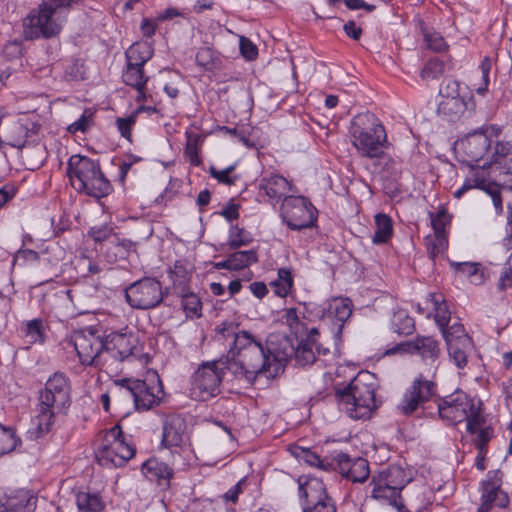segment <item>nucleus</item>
<instances>
[{
	"instance_id": "1",
	"label": "nucleus",
	"mask_w": 512,
	"mask_h": 512,
	"mask_svg": "<svg viewBox=\"0 0 512 512\" xmlns=\"http://www.w3.org/2000/svg\"><path fill=\"white\" fill-rule=\"evenodd\" d=\"M37 415L34 427L27 431V438L38 441L52 432L59 416H66L72 405V382L62 372L52 373L37 393Z\"/></svg>"
},
{
	"instance_id": "2",
	"label": "nucleus",
	"mask_w": 512,
	"mask_h": 512,
	"mask_svg": "<svg viewBox=\"0 0 512 512\" xmlns=\"http://www.w3.org/2000/svg\"><path fill=\"white\" fill-rule=\"evenodd\" d=\"M220 363L236 380L247 386H253L260 376L274 378L265 344L252 333L238 337L236 348L229 349L227 355L220 358Z\"/></svg>"
},
{
	"instance_id": "3",
	"label": "nucleus",
	"mask_w": 512,
	"mask_h": 512,
	"mask_svg": "<svg viewBox=\"0 0 512 512\" xmlns=\"http://www.w3.org/2000/svg\"><path fill=\"white\" fill-rule=\"evenodd\" d=\"M378 388V380L374 373L360 371L347 385L334 388L335 399L349 417L369 419L382 404V401L376 398Z\"/></svg>"
},
{
	"instance_id": "4",
	"label": "nucleus",
	"mask_w": 512,
	"mask_h": 512,
	"mask_svg": "<svg viewBox=\"0 0 512 512\" xmlns=\"http://www.w3.org/2000/svg\"><path fill=\"white\" fill-rule=\"evenodd\" d=\"M73 189L97 200L109 196L113 185L101 169L99 160L74 154L70 156L66 168Z\"/></svg>"
},
{
	"instance_id": "5",
	"label": "nucleus",
	"mask_w": 512,
	"mask_h": 512,
	"mask_svg": "<svg viewBox=\"0 0 512 512\" xmlns=\"http://www.w3.org/2000/svg\"><path fill=\"white\" fill-rule=\"evenodd\" d=\"M350 137L352 146L362 158L384 157L390 145L384 125L371 112L359 113L352 119Z\"/></svg>"
},
{
	"instance_id": "6",
	"label": "nucleus",
	"mask_w": 512,
	"mask_h": 512,
	"mask_svg": "<svg viewBox=\"0 0 512 512\" xmlns=\"http://www.w3.org/2000/svg\"><path fill=\"white\" fill-rule=\"evenodd\" d=\"M112 397L118 401H131L136 410L148 411L161 402L164 388L156 371L147 372L145 378H123L114 380L111 386Z\"/></svg>"
},
{
	"instance_id": "7",
	"label": "nucleus",
	"mask_w": 512,
	"mask_h": 512,
	"mask_svg": "<svg viewBox=\"0 0 512 512\" xmlns=\"http://www.w3.org/2000/svg\"><path fill=\"white\" fill-rule=\"evenodd\" d=\"M412 480V476L398 464L389 465L387 468L373 475L371 497L382 504H387L397 512H411L404 504L401 491ZM425 506L418 507L414 512H424Z\"/></svg>"
},
{
	"instance_id": "8",
	"label": "nucleus",
	"mask_w": 512,
	"mask_h": 512,
	"mask_svg": "<svg viewBox=\"0 0 512 512\" xmlns=\"http://www.w3.org/2000/svg\"><path fill=\"white\" fill-rule=\"evenodd\" d=\"M353 308L354 305L350 298L335 297L328 303L327 307H320L318 309L317 315L329 327L332 334L333 349L331 350L329 347L317 343L314 345L316 354L322 356L332 354L333 356L340 357L343 345V329L353 313Z\"/></svg>"
},
{
	"instance_id": "9",
	"label": "nucleus",
	"mask_w": 512,
	"mask_h": 512,
	"mask_svg": "<svg viewBox=\"0 0 512 512\" xmlns=\"http://www.w3.org/2000/svg\"><path fill=\"white\" fill-rule=\"evenodd\" d=\"M302 512H337L335 499L328 493L321 478L301 475L295 479Z\"/></svg>"
},
{
	"instance_id": "10",
	"label": "nucleus",
	"mask_w": 512,
	"mask_h": 512,
	"mask_svg": "<svg viewBox=\"0 0 512 512\" xmlns=\"http://www.w3.org/2000/svg\"><path fill=\"white\" fill-rule=\"evenodd\" d=\"M169 294L156 277L144 276L124 289V297L132 309L151 310L159 307Z\"/></svg>"
},
{
	"instance_id": "11",
	"label": "nucleus",
	"mask_w": 512,
	"mask_h": 512,
	"mask_svg": "<svg viewBox=\"0 0 512 512\" xmlns=\"http://www.w3.org/2000/svg\"><path fill=\"white\" fill-rule=\"evenodd\" d=\"M318 210L309 198L302 195H288L282 200L280 217L292 231L317 227Z\"/></svg>"
},
{
	"instance_id": "12",
	"label": "nucleus",
	"mask_w": 512,
	"mask_h": 512,
	"mask_svg": "<svg viewBox=\"0 0 512 512\" xmlns=\"http://www.w3.org/2000/svg\"><path fill=\"white\" fill-rule=\"evenodd\" d=\"M63 21L46 3H40L23 20V33L26 40L51 39L59 36Z\"/></svg>"
},
{
	"instance_id": "13",
	"label": "nucleus",
	"mask_w": 512,
	"mask_h": 512,
	"mask_svg": "<svg viewBox=\"0 0 512 512\" xmlns=\"http://www.w3.org/2000/svg\"><path fill=\"white\" fill-rule=\"evenodd\" d=\"M106 346V353L120 362L134 359L148 363L150 360L149 354L144 352V344L140 343L138 335L127 327L106 335Z\"/></svg>"
},
{
	"instance_id": "14",
	"label": "nucleus",
	"mask_w": 512,
	"mask_h": 512,
	"mask_svg": "<svg viewBox=\"0 0 512 512\" xmlns=\"http://www.w3.org/2000/svg\"><path fill=\"white\" fill-rule=\"evenodd\" d=\"M72 343L80 363L85 366H96L101 355L106 353V335L100 334L95 326L75 331Z\"/></svg>"
},
{
	"instance_id": "15",
	"label": "nucleus",
	"mask_w": 512,
	"mask_h": 512,
	"mask_svg": "<svg viewBox=\"0 0 512 512\" xmlns=\"http://www.w3.org/2000/svg\"><path fill=\"white\" fill-rule=\"evenodd\" d=\"M225 371L227 369L222 368L220 359L200 365L193 375L192 389L194 393H198V397L203 401L220 394Z\"/></svg>"
},
{
	"instance_id": "16",
	"label": "nucleus",
	"mask_w": 512,
	"mask_h": 512,
	"mask_svg": "<svg viewBox=\"0 0 512 512\" xmlns=\"http://www.w3.org/2000/svg\"><path fill=\"white\" fill-rule=\"evenodd\" d=\"M436 395L437 384L420 374L404 392L397 410L404 416H411Z\"/></svg>"
},
{
	"instance_id": "17",
	"label": "nucleus",
	"mask_w": 512,
	"mask_h": 512,
	"mask_svg": "<svg viewBox=\"0 0 512 512\" xmlns=\"http://www.w3.org/2000/svg\"><path fill=\"white\" fill-rule=\"evenodd\" d=\"M504 473L500 469L490 470L480 482V505L476 512H490L493 507L505 509L510 504L507 492L501 489Z\"/></svg>"
},
{
	"instance_id": "18",
	"label": "nucleus",
	"mask_w": 512,
	"mask_h": 512,
	"mask_svg": "<svg viewBox=\"0 0 512 512\" xmlns=\"http://www.w3.org/2000/svg\"><path fill=\"white\" fill-rule=\"evenodd\" d=\"M442 336L445 340L450 360L457 368H465L468 363V356L474 349V342L464 325L459 321L455 322L451 325V331H447Z\"/></svg>"
},
{
	"instance_id": "19",
	"label": "nucleus",
	"mask_w": 512,
	"mask_h": 512,
	"mask_svg": "<svg viewBox=\"0 0 512 512\" xmlns=\"http://www.w3.org/2000/svg\"><path fill=\"white\" fill-rule=\"evenodd\" d=\"M474 399L461 390L439 397L437 400V410L439 417L448 425H457L467 418L469 409L473 407Z\"/></svg>"
},
{
	"instance_id": "20",
	"label": "nucleus",
	"mask_w": 512,
	"mask_h": 512,
	"mask_svg": "<svg viewBox=\"0 0 512 512\" xmlns=\"http://www.w3.org/2000/svg\"><path fill=\"white\" fill-rule=\"evenodd\" d=\"M266 353L271 362V368L274 378L283 372L286 364L295 354V345L293 340L287 335H269L265 342Z\"/></svg>"
},
{
	"instance_id": "21",
	"label": "nucleus",
	"mask_w": 512,
	"mask_h": 512,
	"mask_svg": "<svg viewBox=\"0 0 512 512\" xmlns=\"http://www.w3.org/2000/svg\"><path fill=\"white\" fill-rule=\"evenodd\" d=\"M186 430L187 422L181 414L170 413L165 415L162 420L161 447L166 449L182 447Z\"/></svg>"
},
{
	"instance_id": "22",
	"label": "nucleus",
	"mask_w": 512,
	"mask_h": 512,
	"mask_svg": "<svg viewBox=\"0 0 512 512\" xmlns=\"http://www.w3.org/2000/svg\"><path fill=\"white\" fill-rule=\"evenodd\" d=\"M334 471H339L346 479L354 483H363L369 477V463L358 457L352 459L348 454L339 452L334 455Z\"/></svg>"
},
{
	"instance_id": "23",
	"label": "nucleus",
	"mask_w": 512,
	"mask_h": 512,
	"mask_svg": "<svg viewBox=\"0 0 512 512\" xmlns=\"http://www.w3.org/2000/svg\"><path fill=\"white\" fill-rule=\"evenodd\" d=\"M193 266L186 259L176 260L173 265L167 269V276L171 282L169 292L175 295L177 293H184L187 289L191 288V281L193 275Z\"/></svg>"
},
{
	"instance_id": "24",
	"label": "nucleus",
	"mask_w": 512,
	"mask_h": 512,
	"mask_svg": "<svg viewBox=\"0 0 512 512\" xmlns=\"http://www.w3.org/2000/svg\"><path fill=\"white\" fill-rule=\"evenodd\" d=\"M141 472L149 481L157 483L164 490L170 488L171 479L174 477L173 468L155 457H151L142 463Z\"/></svg>"
},
{
	"instance_id": "25",
	"label": "nucleus",
	"mask_w": 512,
	"mask_h": 512,
	"mask_svg": "<svg viewBox=\"0 0 512 512\" xmlns=\"http://www.w3.org/2000/svg\"><path fill=\"white\" fill-rule=\"evenodd\" d=\"M109 438L112 439L111 443L119 455L117 458L118 466L120 468L124 467L136 453V447L134 443L130 441L131 436H126L122 427L119 424H116L107 431L105 440L109 442Z\"/></svg>"
},
{
	"instance_id": "26",
	"label": "nucleus",
	"mask_w": 512,
	"mask_h": 512,
	"mask_svg": "<svg viewBox=\"0 0 512 512\" xmlns=\"http://www.w3.org/2000/svg\"><path fill=\"white\" fill-rule=\"evenodd\" d=\"M37 501V497L29 490H16L0 502V512H34Z\"/></svg>"
},
{
	"instance_id": "27",
	"label": "nucleus",
	"mask_w": 512,
	"mask_h": 512,
	"mask_svg": "<svg viewBox=\"0 0 512 512\" xmlns=\"http://www.w3.org/2000/svg\"><path fill=\"white\" fill-rule=\"evenodd\" d=\"M49 330V324L42 317H36L30 320L21 321L18 333L27 344L43 345L46 343Z\"/></svg>"
},
{
	"instance_id": "28",
	"label": "nucleus",
	"mask_w": 512,
	"mask_h": 512,
	"mask_svg": "<svg viewBox=\"0 0 512 512\" xmlns=\"http://www.w3.org/2000/svg\"><path fill=\"white\" fill-rule=\"evenodd\" d=\"M133 251H136V243L131 240L121 238L118 234L112 239V241L106 243V246L100 247V252L105 260L110 264L127 260Z\"/></svg>"
},
{
	"instance_id": "29",
	"label": "nucleus",
	"mask_w": 512,
	"mask_h": 512,
	"mask_svg": "<svg viewBox=\"0 0 512 512\" xmlns=\"http://www.w3.org/2000/svg\"><path fill=\"white\" fill-rule=\"evenodd\" d=\"M289 452L300 463H305L311 467H316L327 472L334 469V455L331 458H322L311 448H305L298 445H291L289 447Z\"/></svg>"
},
{
	"instance_id": "30",
	"label": "nucleus",
	"mask_w": 512,
	"mask_h": 512,
	"mask_svg": "<svg viewBox=\"0 0 512 512\" xmlns=\"http://www.w3.org/2000/svg\"><path fill=\"white\" fill-rule=\"evenodd\" d=\"M290 189V183L286 178L279 174H273L270 177H262L259 181V191L264 192L271 203L279 202L286 196L285 193Z\"/></svg>"
},
{
	"instance_id": "31",
	"label": "nucleus",
	"mask_w": 512,
	"mask_h": 512,
	"mask_svg": "<svg viewBox=\"0 0 512 512\" xmlns=\"http://www.w3.org/2000/svg\"><path fill=\"white\" fill-rule=\"evenodd\" d=\"M427 301L432 304V309L435 312L434 320L441 334L451 331V325H449L451 312L444 296L441 293H429Z\"/></svg>"
},
{
	"instance_id": "32",
	"label": "nucleus",
	"mask_w": 512,
	"mask_h": 512,
	"mask_svg": "<svg viewBox=\"0 0 512 512\" xmlns=\"http://www.w3.org/2000/svg\"><path fill=\"white\" fill-rule=\"evenodd\" d=\"M68 269L74 270L75 274L70 275L69 278L74 279L75 281L85 279L102 271V268L99 266V264L91 257L86 255L76 256L74 260L71 261L69 267L67 264H65V268H63L61 272L65 273Z\"/></svg>"
},
{
	"instance_id": "33",
	"label": "nucleus",
	"mask_w": 512,
	"mask_h": 512,
	"mask_svg": "<svg viewBox=\"0 0 512 512\" xmlns=\"http://www.w3.org/2000/svg\"><path fill=\"white\" fill-rule=\"evenodd\" d=\"M414 354L421 357L427 364H433L441 354L440 342L433 336L417 335L414 338Z\"/></svg>"
},
{
	"instance_id": "34",
	"label": "nucleus",
	"mask_w": 512,
	"mask_h": 512,
	"mask_svg": "<svg viewBox=\"0 0 512 512\" xmlns=\"http://www.w3.org/2000/svg\"><path fill=\"white\" fill-rule=\"evenodd\" d=\"M389 329L400 337L410 336L416 331L415 319L408 310L398 308L393 311L389 320Z\"/></svg>"
},
{
	"instance_id": "35",
	"label": "nucleus",
	"mask_w": 512,
	"mask_h": 512,
	"mask_svg": "<svg viewBox=\"0 0 512 512\" xmlns=\"http://www.w3.org/2000/svg\"><path fill=\"white\" fill-rule=\"evenodd\" d=\"M41 125L31 122L28 125H19L16 127L18 137L10 142V145L15 148L22 149L28 146H35L40 142Z\"/></svg>"
},
{
	"instance_id": "36",
	"label": "nucleus",
	"mask_w": 512,
	"mask_h": 512,
	"mask_svg": "<svg viewBox=\"0 0 512 512\" xmlns=\"http://www.w3.org/2000/svg\"><path fill=\"white\" fill-rule=\"evenodd\" d=\"M429 217L435 238L438 240L439 245L442 247H447L448 239L446 236V227L451 224L452 215L446 208L442 207L437 212H429Z\"/></svg>"
},
{
	"instance_id": "37",
	"label": "nucleus",
	"mask_w": 512,
	"mask_h": 512,
	"mask_svg": "<svg viewBox=\"0 0 512 512\" xmlns=\"http://www.w3.org/2000/svg\"><path fill=\"white\" fill-rule=\"evenodd\" d=\"M75 501L81 512H101L105 509V502L99 492L78 491Z\"/></svg>"
},
{
	"instance_id": "38",
	"label": "nucleus",
	"mask_w": 512,
	"mask_h": 512,
	"mask_svg": "<svg viewBox=\"0 0 512 512\" xmlns=\"http://www.w3.org/2000/svg\"><path fill=\"white\" fill-rule=\"evenodd\" d=\"M375 232L372 237V242L375 245L386 244L393 236V222L392 218L385 213H378L374 217Z\"/></svg>"
},
{
	"instance_id": "39",
	"label": "nucleus",
	"mask_w": 512,
	"mask_h": 512,
	"mask_svg": "<svg viewBox=\"0 0 512 512\" xmlns=\"http://www.w3.org/2000/svg\"><path fill=\"white\" fill-rule=\"evenodd\" d=\"M196 64L207 72H215L223 68V59L217 51L209 47H201L195 56Z\"/></svg>"
},
{
	"instance_id": "40",
	"label": "nucleus",
	"mask_w": 512,
	"mask_h": 512,
	"mask_svg": "<svg viewBox=\"0 0 512 512\" xmlns=\"http://www.w3.org/2000/svg\"><path fill=\"white\" fill-rule=\"evenodd\" d=\"M181 299V307L187 318L199 319L202 317L203 304L201 298L191 290L187 289L184 293L175 294Z\"/></svg>"
},
{
	"instance_id": "41",
	"label": "nucleus",
	"mask_w": 512,
	"mask_h": 512,
	"mask_svg": "<svg viewBox=\"0 0 512 512\" xmlns=\"http://www.w3.org/2000/svg\"><path fill=\"white\" fill-rule=\"evenodd\" d=\"M154 49L148 42H135L125 51L126 62L144 65L153 57Z\"/></svg>"
},
{
	"instance_id": "42",
	"label": "nucleus",
	"mask_w": 512,
	"mask_h": 512,
	"mask_svg": "<svg viewBox=\"0 0 512 512\" xmlns=\"http://www.w3.org/2000/svg\"><path fill=\"white\" fill-rule=\"evenodd\" d=\"M149 77L145 75L144 65H136L132 62H126L122 73V81L125 85L134 87H143L147 85Z\"/></svg>"
},
{
	"instance_id": "43",
	"label": "nucleus",
	"mask_w": 512,
	"mask_h": 512,
	"mask_svg": "<svg viewBox=\"0 0 512 512\" xmlns=\"http://www.w3.org/2000/svg\"><path fill=\"white\" fill-rule=\"evenodd\" d=\"M468 109L464 96L443 99L438 105V112L449 116L451 120L459 117Z\"/></svg>"
},
{
	"instance_id": "44",
	"label": "nucleus",
	"mask_w": 512,
	"mask_h": 512,
	"mask_svg": "<svg viewBox=\"0 0 512 512\" xmlns=\"http://www.w3.org/2000/svg\"><path fill=\"white\" fill-rule=\"evenodd\" d=\"M233 251L234 252L229 255L232 271H240L253 264H256L259 261L257 249H237Z\"/></svg>"
},
{
	"instance_id": "45",
	"label": "nucleus",
	"mask_w": 512,
	"mask_h": 512,
	"mask_svg": "<svg viewBox=\"0 0 512 512\" xmlns=\"http://www.w3.org/2000/svg\"><path fill=\"white\" fill-rule=\"evenodd\" d=\"M449 265L455 273L467 276L471 283L481 284L484 281V275L480 273L481 264L478 262L449 261Z\"/></svg>"
},
{
	"instance_id": "46",
	"label": "nucleus",
	"mask_w": 512,
	"mask_h": 512,
	"mask_svg": "<svg viewBox=\"0 0 512 512\" xmlns=\"http://www.w3.org/2000/svg\"><path fill=\"white\" fill-rule=\"evenodd\" d=\"M21 443L14 427L0 424V456L14 451Z\"/></svg>"
},
{
	"instance_id": "47",
	"label": "nucleus",
	"mask_w": 512,
	"mask_h": 512,
	"mask_svg": "<svg viewBox=\"0 0 512 512\" xmlns=\"http://www.w3.org/2000/svg\"><path fill=\"white\" fill-rule=\"evenodd\" d=\"M253 241L250 232L244 228L239 227L237 224H231L228 231L227 246L230 250H237L243 246L249 245Z\"/></svg>"
},
{
	"instance_id": "48",
	"label": "nucleus",
	"mask_w": 512,
	"mask_h": 512,
	"mask_svg": "<svg viewBox=\"0 0 512 512\" xmlns=\"http://www.w3.org/2000/svg\"><path fill=\"white\" fill-rule=\"evenodd\" d=\"M97 463L105 468H120L117 458L119 455L111 442L103 443L95 451Z\"/></svg>"
},
{
	"instance_id": "49",
	"label": "nucleus",
	"mask_w": 512,
	"mask_h": 512,
	"mask_svg": "<svg viewBox=\"0 0 512 512\" xmlns=\"http://www.w3.org/2000/svg\"><path fill=\"white\" fill-rule=\"evenodd\" d=\"M116 235L115 227L106 223L92 226L87 232V236L98 244L99 248L106 246V243L112 241Z\"/></svg>"
},
{
	"instance_id": "50",
	"label": "nucleus",
	"mask_w": 512,
	"mask_h": 512,
	"mask_svg": "<svg viewBox=\"0 0 512 512\" xmlns=\"http://www.w3.org/2000/svg\"><path fill=\"white\" fill-rule=\"evenodd\" d=\"M482 405L483 403L480 400L477 404L474 401L473 407L469 409L467 418L464 420L466 421V431L471 435L476 434L486 422L485 417L481 413Z\"/></svg>"
},
{
	"instance_id": "51",
	"label": "nucleus",
	"mask_w": 512,
	"mask_h": 512,
	"mask_svg": "<svg viewBox=\"0 0 512 512\" xmlns=\"http://www.w3.org/2000/svg\"><path fill=\"white\" fill-rule=\"evenodd\" d=\"M64 251L57 245H47L45 248H41L40 265L48 267L50 270H56Z\"/></svg>"
},
{
	"instance_id": "52",
	"label": "nucleus",
	"mask_w": 512,
	"mask_h": 512,
	"mask_svg": "<svg viewBox=\"0 0 512 512\" xmlns=\"http://www.w3.org/2000/svg\"><path fill=\"white\" fill-rule=\"evenodd\" d=\"M272 285L275 288L276 295L282 298L286 297L294 285L291 270L285 267L279 268L278 279L273 281Z\"/></svg>"
},
{
	"instance_id": "53",
	"label": "nucleus",
	"mask_w": 512,
	"mask_h": 512,
	"mask_svg": "<svg viewBox=\"0 0 512 512\" xmlns=\"http://www.w3.org/2000/svg\"><path fill=\"white\" fill-rule=\"evenodd\" d=\"M95 111L91 108L84 109L78 120L67 127V132L75 135L78 132L87 133L94 126Z\"/></svg>"
},
{
	"instance_id": "54",
	"label": "nucleus",
	"mask_w": 512,
	"mask_h": 512,
	"mask_svg": "<svg viewBox=\"0 0 512 512\" xmlns=\"http://www.w3.org/2000/svg\"><path fill=\"white\" fill-rule=\"evenodd\" d=\"M314 345L307 343V341L300 340L295 347V354L293 358L299 366L311 365L316 360V353L313 350Z\"/></svg>"
},
{
	"instance_id": "55",
	"label": "nucleus",
	"mask_w": 512,
	"mask_h": 512,
	"mask_svg": "<svg viewBox=\"0 0 512 512\" xmlns=\"http://www.w3.org/2000/svg\"><path fill=\"white\" fill-rule=\"evenodd\" d=\"M446 62L439 57L430 58L422 68L420 76L424 80L437 79L445 72Z\"/></svg>"
},
{
	"instance_id": "56",
	"label": "nucleus",
	"mask_w": 512,
	"mask_h": 512,
	"mask_svg": "<svg viewBox=\"0 0 512 512\" xmlns=\"http://www.w3.org/2000/svg\"><path fill=\"white\" fill-rule=\"evenodd\" d=\"M240 323L236 321H223L220 325L217 326L216 331L224 338H233V342L230 346V349L236 348V339L243 335V333H250L246 330H240Z\"/></svg>"
},
{
	"instance_id": "57",
	"label": "nucleus",
	"mask_w": 512,
	"mask_h": 512,
	"mask_svg": "<svg viewBox=\"0 0 512 512\" xmlns=\"http://www.w3.org/2000/svg\"><path fill=\"white\" fill-rule=\"evenodd\" d=\"M235 169L236 164H232L223 170H217L213 165H211L208 172L212 178H215L218 181V183L231 186L239 179L238 175H231Z\"/></svg>"
},
{
	"instance_id": "58",
	"label": "nucleus",
	"mask_w": 512,
	"mask_h": 512,
	"mask_svg": "<svg viewBox=\"0 0 512 512\" xmlns=\"http://www.w3.org/2000/svg\"><path fill=\"white\" fill-rule=\"evenodd\" d=\"M511 179L512 177L506 180V182H509ZM501 187L508 189L505 185V181L503 182L502 185H498L495 182H486L483 188V191H485L488 195L491 196L495 211L498 215H501L503 213V201L500 192Z\"/></svg>"
},
{
	"instance_id": "59",
	"label": "nucleus",
	"mask_w": 512,
	"mask_h": 512,
	"mask_svg": "<svg viewBox=\"0 0 512 512\" xmlns=\"http://www.w3.org/2000/svg\"><path fill=\"white\" fill-rule=\"evenodd\" d=\"M496 60L497 58L494 59L491 56H484L480 62L479 70L482 75V84L477 88V93L480 95H484L488 91L490 84V72Z\"/></svg>"
},
{
	"instance_id": "60",
	"label": "nucleus",
	"mask_w": 512,
	"mask_h": 512,
	"mask_svg": "<svg viewBox=\"0 0 512 512\" xmlns=\"http://www.w3.org/2000/svg\"><path fill=\"white\" fill-rule=\"evenodd\" d=\"M41 257V249L36 251L33 248H24L20 247L19 250L14 255V262L19 263L20 265H32L40 262Z\"/></svg>"
},
{
	"instance_id": "61",
	"label": "nucleus",
	"mask_w": 512,
	"mask_h": 512,
	"mask_svg": "<svg viewBox=\"0 0 512 512\" xmlns=\"http://www.w3.org/2000/svg\"><path fill=\"white\" fill-rule=\"evenodd\" d=\"M136 121L137 119L132 115V113L126 118L117 117L115 120V124L120 135L129 142L132 141V129L136 124Z\"/></svg>"
},
{
	"instance_id": "62",
	"label": "nucleus",
	"mask_w": 512,
	"mask_h": 512,
	"mask_svg": "<svg viewBox=\"0 0 512 512\" xmlns=\"http://www.w3.org/2000/svg\"><path fill=\"white\" fill-rule=\"evenodd\" d=\"M439 94L443 99L461 96L460 82L456 79L445 78L440 84Z\"/></svg>"
},
{
	"instance_id": "63",
	"label": "nucleus",
	"mask_w": 512,
	"mask_h": 512,
	"mask_svg": "<svg viewBox=\"0 0 512 512\" xmlns=\"http://www.w3.org/2000/svg\"><path fill=\"white\" fill-rule=\"evenodd\" d=\"M494 437V429L492 426L482 427L473 439V444L477 450L488 451V444Z\"/></svg>"
},
{
	"instance_id": "64",
	"label": "nucleus",
	"mask_w": 512,
	"mask_h": 512,
	"mask_svg": "<svg viewBox=\"0 0 512 512\" xmlns=\"http://www.w3.org/2000/svg\"><path fill=\"white\" fill-rule=\"evenodd\" d=\"M23 54V41L22 40H11L8 41L3 49H2V56L8 60L12 61L15 59H18Z\"/></svg>"
}]
</instances>
